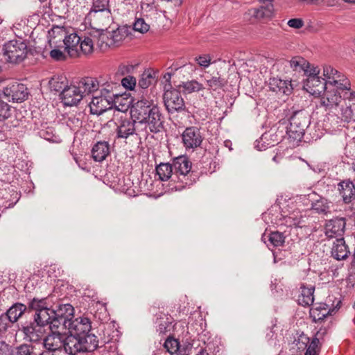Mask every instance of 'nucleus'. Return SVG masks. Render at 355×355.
<instances>
[{
  "instance_id": "21",
  "label": "nucleus",
  "mask_w": 355,
  "mask_h": 355,
  "mask_svg": "<svg viewBox=\"0 0 355 355\" xmlns=\"http://www.w3.org/2000/svg\"><path fill=\"white\" fill-rule=\"evenodd\" d=\"M346 226L344 218H335L329 220L325 226V234L329 238L342 236Z\"/></svg>"
},
{
  "instance_id": "62",
  "label": "nucleus",
  "mask_w": 355,
  "mask_h": 355,
  "mask_svg": "<svg viewBox=\"0 0 355 355\" xmlns=\"http://www.w3.org/2000/svg\"><path fill=\"white\" fill-rule=\"evenodd\" d=\"M45 133H46V132H41V135H42V136L46 139L49 140V139H50V138H49V137H46V136H45V135H44Z\"/></svg>"
},
{
  "instance_id": "11",
  "label": "nucleus",
  "mask_w": 355,
  "mask_h": 355,
  "mask_svg": "<svg viewBox=\"0 0 355 355\" xmlns=\"http://www.w3.org/2000/svg\"><path fill=\"white\" fill-rule=\"evenodd\" d=\"M113 121L116 126V133L117 138L127 139L134 134L142 136V133H140L139 131L135 119L131 120L127 117H123V115L120 116L115 115Z\"/></svg>"
},
{
  "instance_id": "14",
  "label": "nucleus",
  "mask_w": 355,
  "mask_h": 355,
  "mask_svg": "<svg viewBox=\"0 0 355 355\" xmlns=\"http://www.w3.org/2000/svg\"><path fill=\"white\" fill-rule=\"evenodd\" d=\"M1 95L8 101L22 102L28 96V89L24 84L13 82L1 90Z\"/></svg>"
},
{
  "instance_id": "40",
  "label": "nucleus",
  "mask_w": 355,
  "mask_h": 355,
  "mask_svg": "<svg viewBox=\"0 0 355 355\" xmlns=\"http://www.w3.org/2000/svg\"><path fill=\"white\" fill-rule=\"evenodd\" d=\"M331 202L324 198L320 197L311 203V209L318 214H327L330 212Z\"/></svg>"
},
{
  "instance_id": "37",
  "label": "nucleus",
  "mask_w": 355,
  "mask_h": 355,
  "mask_svg": "<svg viewBox=\"0 0 355 355\" xmlns=\"http://www.w3.org/2000/svg\"><path fill=\"white\" fill-rule=\"evenodd\" d=\"M157 81V73L153 70H145L139 80V86L142 89H146Z\"/></svg>"
},
{
  "instance_id": "53",
  "label": "nucleus",
  "mask_w": 355,
  "mask_h": 355,
  "mask_svg": "<svg viewBox=\"0 0 355 355\" xmlns=\"http://www.w3.org/2000/svg\"><path fill=\"white\" fill-rule=\"evenodd\" d=\"M268 134H263L259 140L256 141L255 148L257 150H263L270 146V144L266 142V141L268 139Z\"/></svg>"
},
{
  "instance_id": "55",
  "label": "nucleus",
  "mask_w": 355,
  "mask_h": 355,
  "mask_svg": "<svg viewBox=\"0 0 355 355\" xmlns=\"http://www.w3.org/2000/svg\"><path fill=\"white\" fill-rule=\"evenodd\" d=\"M10 321L6 315V314H2L0 315V334L4 333L7 331L8 328L10 327Z\"/></svg>"
},
{
  "instance_id": "46",
  "label": "nucleus",
  "mask_w": 355,
  "mask_h": 355,
  "mask_svg": "<svg viewBox=\"0 0 355 355\" xmlns=\"http://www.w3.org/2000/svg\"><path fill=\"white\" fill-rule=\"evenodd\" d=\"M269 241L273 246L279 247L284 243L285 236L282 232H273L269 235Z\"/></svg>"
},
{
  "instance_id": "32",
  "label": "nucleus",
  "mask_w": 355,
  "mask_h": 355,
  "mask_svg": "<svg viewBox=\"0 0 355 355\" xmlns=\"http://www.w3.org/2000/svg\"><path fill=\"white\" fill-rule=\"evenodd\" d=\"M300 289L301 293L298 296L299 304L304 306L312 305L314 301V286L306 287L304 284H302Z\"/></svg>"
},
{
  "instance_id": "16",
  "label": "nucleus",
  "mask_w": 355,
  "mask_h": 355,
  "mask_svg": "<svg viewBox=\"0 0 355 355\" xmlns=\"http://www.w3.org/2000/svg\"><path fill=\"white\" fill-rule=\"evenodd\" d=\"M65 338V334L60 333L57 329L51 330V334H49L43 340V345L44 349L54 351L55 353H63L64 342Z\"/></svg>"
},
{
  "instance_id": "12",
  "label": "nucleus",
  "mask_w": 355,
  "mask_h": 355,
  "mask_svg": "<svg viewBox=\"0 0 355 355\" xmlns=\"http://www.w3.org/2000/svg\"><path fill=\"white\" fill-rule=\"evenodd\" d=\"M171 85H166L163 100L164 105L169 113L180 112L185 108L184 101L178 89L171 88Z\"/></svg>"
},
{
  "instance_id": "1",
  "label": "nucleus",
  "mask_w": 355,
  "mask_h": 355,
  "mask_svg": "<svg viewBox=\"0 0 355 355\" xmlns=\"http://www.w3.org/2000/svg\"><path fill=\"white\" fill-rule=\"evenodd\" d=\"M131 114L143 137H147L149 132L157 133L163 128L162 114L153 99L142 98L137 101L132 105Z\"/></svg>"
},
{
  "instance_id": "17",
  "label": "nucleus",
  "mask_w": 355,
  "mask_h": 355,
  "mask_svg": "<svg viewBox=\"0 0 355 355\" xmlns=\"http://www.w3.org/2000/svg\"><path fill=\"white\" fill-rule=\"evenodd\" d=\"M340 304L341 300L339 299L336 300V305L332 304L333 308L328 309L327 304H315L310 309V317L314 322L322 320L329 315L335 314L340 308Z\"/></svg>"
},
{
  "instance_id": "36",
  "label": "nucleus",
  "mask_w": 355,
  "mask_h": 355,
  "mask_svg": "<svg viewBox=\"0 0 355 355\" xmlns=\"http://www.w3.org/2000/svg\"><path fill=\"white\" fill-rule=\"evenodd\" d=\"M26 310V306L21 303L14 304L5 313L11 323L16 322Z\"/></svg>"
},
{
  "instance_id": "33",
  "label": "nucleus",
  "mask_w": 355,
  "mask_h": 355,
  "mask_svg": "<svg viewBox=\"0 0 355 355\" xmlns=\"http://www.w3.org/2000/svg\"><path fill=\"white\" fill-rule=\"evenodd\" d=\"M83 352L93 351L98 346L97 337L90 332L79 336Z\"/></svg>"
},
{
  "instance_id": "54",
  "label": "nucleus",
  "mask_w": 355,
  "mask_h": 355,
  "mask_svg": "<svg viewBox=\"0 0 355 355\" xmlns=\"http://www.w3.org/2000/svg\"><path fill=\"white\" fill-rule=\"evenodd\" d=\"M50 56L55 61H63L66 60L64 52L59 49H53L50 51Z\"/></svg>"
},
{
  "instance_id": "8",
  "label": "nucleus",
  "mask_w": 355,
  "mask_h": 355,
  "mask_svg": "<svg viewBox=\"0 0 355 355\" xmlns=\"http://www.w3.org/2000/svg\"><path fill=\"white\" fill-rule=\"evenodd\" d=\"M29 309L35 311L34 320L39 327L49 325L51 330L53 328V320H54V309L49 307L45 298H33L28 304Z\"/></svg>"
},
{
  "instance_id": "59",
  "label": "nucleus",
  "mask_w": 355,
  "mask_h": 355,
  "mask_svg": "<svg viewBox=\"0 0 355 355\" xmlns=\"http://www.w3.org/2000/svg\"><path fill=\"white\" fill-rule=\"evenodd\" d=\"M301 1L305 2L307 4H314V5L318 4L319 1H320V0H301Z\"/></svg>"
},
{
  "instance_id": "26",
  "label": "nucleus",
  "mask_w": 355,
  "mask_h": 355,
  "mask_svg": "<svg viewBox=\"0 0 355 355\" xmlns=\"http://www.w3.org/2000/svg\"><path fill=\"white\" fill-rule=\"evenodd\" d=\"M78 0H50L49 5L59 13L66 14L71 10H78Z\"/></svg>"
},
{
  "instance_id": "64",
  "label": "nucleus",
  "mask_w": 355,
  "mask_h": 355,
  "mask_svg": "<svg viewBox=\"0 0 355 355\" xmlns=\"http://www.w3.org/2000/svg\"><path fill=\"white\" fill-rule=\"evenodd\" d=\"M229 143H230V141H225V146H227V144H229Z\"/></svg>"
},
{
  "instance_id": "7",
  "label": "nucleus",
  "mask_w": 355,
  "mask_h": 355,
  "mask_svg": "<svg viewBox=\"0 0 355 355\" xmlns=\"http://www.w3.org/2000/svg\"><path fill=\"white\" fill-rule=\"evenodd\" d=\"M310 124L307 113L303 110L295 112L290 118V124L287 128L288 139L293 146L301 141L305 130Z\"/></svg>"
},
{
  "instance_id": "2",
  "label": "nucleus",
  "mask_w": 355,
  "mask_h": 355,
  "mask_svg": "<svg viewBox=\"0 0 355 355\" xmlns=\"http://www.w3.org/2000/svg\"><path fill=\"white\" fill-rule=\"evenodd\" d=\"M323 76L327 83V88H335L344 92L346 107L343 106L340 109V116L332 115L331 120L338 119L345 121H352L355 116V92L350 90V83L344 74L330 65L323 67Z\"/></svg>"
},
{
  "instance_id": "9",
  "label": "nucleus",
  "mask_w": 355,
  "mask_h": 355,
  "mask_svg": "<svg viewBox=\"0 0 355 355\" xmlns=\"http://www.w3.org/2000/svg\"><path fill=\"white\" fill-rule=\"evenodd\" d=\"M85 24H89L92 32L98 36L101 32H105L114 22L110 10L103 12L89 11L85 18Z\"/></svg>"
},
{
  "instance_id": "52",
  "label": "nucleus",
  "mask_w": 355,
  "mask_h": 355,
  "mask_svg": "<svg viewBox=\"0 0 355 355\" xmlns=\"http://www.w3.org/2000/svg\"><path fill=\"white\" fill-rule=\"evenodd\" d=\"M195 61L200 67L207 68L211 64V56L204 54L195 58Z\"/></svg>"
},
{
  "instance_id": "25",
  "label": "nucleus",
  "mask_w": 355,
  "mask_h": 355,
  "mask_svg": "<svg viewBox=\"0 0 355 355\" xmlns=\"http://www.w3.org/2000/svg\"><path fill=\"white\" fill-rule=\"evenodd\" d=\"M64 340L63 353L75 355L78 352H83L79 336L71 334L67 336L65 334V338Z\"/></svg>"
},
{
  "instance_id": "47",
  "label": "nucleus",
  "mask_w": 355,
  "mask_h": 355,
  "mask_svg": "<svg viewBox=\"0 0 355 355\" xmlns=\"http://www.w3.org/2000/svg\"><path fill=\"white\" fill-rule=\"evenodd\" d=\"M120 99L118 103H114L113 106H114L115 110L117 112V114L114 113V118H115V115L120 116L121 115L123 117H126V114L125 113L129 108V104L128 103H122L121 101L123 100L122 98V96L119 94Z\"/></svg>"
},
{
  "instance_id": "24",
  "label": "nucleus",
  "mask_w": 355,
  "mask_h": 355,
  "mask_svg": "<svg viewBox=\"0 0 355 355\" xmlns=\"http://www.w3.org/2000/svg\"><path fill=\"white\" fill-rule=\"evenodd\" d=\"M164 347L171 354L189 355V350L191 348V346L188 344L185 347H182L177 339L169 336L165 340Z\"/></svg>"
},
{
  "instance_id": "60",
  "label": "nucleus",
  "mask_w": 355,
  "mask_h": 355,
  "mask_svg": "<svg viewBox=\"0 0 355 355\" xmlns=\"http://www.w3.org/2000/svg\"><path fill=\"white\" fill-rule=\"evenodd\" d=\"M299 223H300V221L298 220H294L293 223L290 222L289 223V225L290 226H292V225L297 226V225H299Z\"/></svg>"
},
{
  "instance_id": "63",
  "label": "nucleus",
  "mask_w": 355,
  "mask_h": 355,
  "mask_svg": "<svg viewBox=\"0 0 355 355\" xmlns=\"http://www.w3.org/2000/svg\"><path fill=\"white\" fill-rule=\"evenodd\" d=\"M291 219H292V218H291V217H290V216H289V217H288V218H286V223H289V220H291Z\"/></svg>"
},
{
  "instance_id": "43",
  "label": "nucleus",
  "mask_w": 355,
  "mask_h": 355,
  "mask_svg": "<svg viewBox=\"0 0 355 355\" xmlns=\"http://www.w3.org/2000/svg\"><path fill=\"white\" fill-rule=\"evenodd\" d=\"M49 85L51 90L55 92H61V93L67 87L66 78L60 76H53L51 78L49 81Z\"/></svg>"
},
{
  "instance_id": "20",
  "label": "nucleus",
  "mask_w": 355,
  "mask_h": 355,
  "mask_svg": "<svg viewBox=\"0 0 355 355\" xmlns=\"http://www.w3.org/2000/svg\"><path fill=\"white\" fill-rule=\"evenodd\" d=\"M62 99L65 105H76L84 97L78 85L67 86L61 93Z\"/></svg>"
},
{
  "instance_id": "50",
  "label": "nucleus",
  "mask_w": 355,
  "mask_h": 355,
  "mask_svg": "<svg viewBox=\"0 0 355 355\" xmlns=\"http://www.w3.org/2000/svg\"><path fill=\"white\" fill-rule=\"evenodd\" d=\"M33 349L30 345H21L15 349L12 355H32Z\"/></svg>"
},
{
  "instance_id": "57",
  "label": "nucleus",
  "mask_w": 355,
  "mask_h": 355,
  "mask_svg": "<svg viewBox=\"0 0 355 355\" xmlns=\"http://www.w3.org/2000/svg\"><path fill=\"white\" fill-rule=\"evenodd\" d=\"M250 14L257 19H261L264 17V9L260 8H252L249 10Z\"/></svg>"
},
{
  "instance_id": "10",
  "label": "nucleus",
  "mask_w": 355,
  "mask_h": 355,
  "mask_svg": "<svg viewBox=\"0 0 355 355\" xmlns=\"http://www.w3.org/2000/svg\"><path fill=\"white\" fill-rule=\"evenodd\" d=\"M3 52L6 61L18 63L26 57L27 45L21 40H10L3 45Z\"/></svg>"
},
{
  "instance_id": "39",
  "label": "nucleus",
  "mask_w": 355,
  "mask_h": 355,
  "mask_svg": "<svg viewBox=\"0 0 355 355\" xmlns=\"http://www.w3.org/2000/svg\"><path fill=\"white\" fill-rule=\"evenodd\" d=\"M50 45L56 44L58 42L62 41L67 35V32L63 27L55 26L48 32Z\"/></svg>"
},
{
  "instance_id": "61",
  "label": "nucleus",
  "mask_w": 355,
  "mask_h": 355,
  "mask_svg": "<svg viewBox=\"0 0 355 355\" xmlns=\"http://www.w3.org/2000/svg\"><path fill=\"white\" fill-rule=\"evenodd\" d=\"M164 78L168 80L171 78V74L170 73H166L164 75Z\"/></svg>"
},
{
  "instance_id": "56",
  "label": "nucleus",
  "mask_w": 355,
  "mask_h": 355,
  "mask_svg": "<svg viewBox=\"0 0 355 355\" xmlns=\"http://www.w3.org/2000/svg\"><path fill=\"white\" fill-rule=\"evenodd\" d=\"M287 24L291 28L299 29L304 26V23L302 19L294 18L289 19Z\"/></svg>"
},
{
  "instance_id": "6",
  "label": "nucleus",
  "mask_w": 355,
  "mask_h": 355,
  "mask_svg": "<svg viewBox=\"0 0 355 355\" xmlns=\"http://www.w3.org/2000/svg\"><path fill=\"white\" fill-rule=\"evenodd\" d=\"M129 33L128 26L114 23L106 31L101 32L98 37V46L103 50L107 47L118 46L122 44Z\"/></svg>"
},
{
  "instance_id": "38",
  "label": "nucleus",
  "mask_w": 355,
  "mask_h": 355,
  "mask_svg": "<svg viewBox=\"0 0 355 355\" xmlns=\"http://www.w3.org/2000/svg\"><path fill=\"white\" fill-rule=\"evenodd\" d=\"M324 333V329L322 332L320 330L316 333L315 337L313 338L312 340L307 345L304 355H318L321 347L320 338Z\"/></svg>"
},
{
  "instance_id": "23",
  "label": "nucleus",
  "mask_w": 355,
  "mask_h": 355,
  "mask_svg": "<svg viewBox=\"0 0 355 355\" xmlns=\"http://www.w3.org/2000/svg\"><path fill=\"white\" fill-rule=\"evenodd\" d=\"M82 94L83 96L89 94L94 95V93L98 92L101 87L99 82L95 78L85 77L82 78L77 83Z\"/></svg>"
},
{
  "instance_id": "45",
  "label": "nucleus",
  "mask_w": 355,
  "mask_h": 355,
  "mask_svg": "<svg viewBox=\"0 0 355 355\" xmlns=\"http://www.w3.org/2000/svg\"><path fill=\"white\" fill-rule=\"evenodd\" d=\"M206 82L208 89L213 91L223 88L226 84V81L220 76H212Z\"/></svg>"
},
{
  "instance_id": "29",
  "label": "nucleus",
  "mask_w": 355,
  "mask_h": 355,
  "mask_svg": "<svg viewBox=\"0 0 355 355\" xmlns=\"http://www.w3.org/2000/svg\"><path fill=\"white\" fill-rule=\"evenodd\" d=\"M110 154V145L107 141H98L92 149V157L96 162H102Z\"/></svg>"
},
{
  "instance_id": "27",
  "label": "nucleus",
  "mask_w": 355,
  "mask_h": 355,
  "mask_svg": "<svg viewBox=\"0 0 355 355\" xmlns=\"http://www.w3.org/2000/svg\"><path fill=\"white\" fill-rule=\"evenodd\" d=\"M83 38L79 44V53L84 55L90 54L93 52L94 43L98 45V35L91 31L85 33Z\"/></svg>"
},
{
  "instance_id": "34",
  "label": "nucleus",
  "mask_w": 355,
  "mask_h": 355,
  "mask_svg": "<svg viewBox=\"0 0 355 355\" xmlns=\"http://www.w3.org/2000/svg\"><path fill=\"white\" fill-rule=\"evenodd\" d=\"M270 88L274 92H279L284 94H289L292 91V85L290 81L273 78L270 81Z\"/></svg>"
},
{
  "instance_id": "49",
  "label": "nucleus",
  "mask_w": 355,
  "mask_h": 355,
  "mask_svg": "<svg viewBox=\"0 0 355 355\" xmlns=\"http://www.w3.org/2000/svg\"><path fill=\"white\" fill-rule=\"evenodd\" d=\"M133 28L135 31L141 33H145L148 31L150 25L146 23L143 18H138L133 24Z\"/></svg>"
},
{
  "instance_id": "3",
  "label": "nucleus",
  "mask_w": 355,
  "mask_h": 355,
  "mask_svg": "<svg viewBox=\"0 0 355 355\" xmlns=\"http://www.w3.org/2000/svg\"><path fill=\"white\" fill-rule=\"evenodd\" d=\"M344 92L335 88H327L324 90L320 98V105L323 107L326 111H329L328 120L334 125V128L344 126V123H349L351 121H345L338 119V122L336 120L332 121L331 117L332 115L340 116L339 113L340 109L343 107H346L345 101L344 98Z\"/></svg>"
},
{
  "instance_id": "31",
  "label": "nucleus",
  "mask_w": 355,
  "mask_h": 355,
  "mask_svg": "<svg viewBox=\"0 0 355 355\" xmlns=\"http://www.w3.org/2000/svg\"><path fill=\"white\" fill-rule=\"evenodd\" d=\"M156 173L162 181H167L171 179V186L173 187L175 184L173 181L174 175L173 165L169 163H160L156 167Z\"/></svg>"
},
{
  "instance_id": "4",
  "label": "nucleus",
  "mask_w": 355,
  "mask_h": 355,
  "mask_svg": "<svg viewBox=\"0 0 355 355\" xmlns=\"http://www.w3.org/2000/svg\"><path fill=\"white\" fill-rule=\"evenodd\" d=\"M120 99L119 94L116 92L114 87L110 84H103L98 92L94 93L89 104L92 114L101 115L107 110L112 108L114 103Z\"/></svg>"
},
{
  "instance_id": "18",
  "label": "nucleus",
  "mask_w": 355,
  "mask_h": 355,
  "mask_svg": "<svg viewBox=\"0 0 355 355\" xmlns=\"http://www.w3.org/2000/svg\"><path fill=\"white\" fill-rule=\"evenodd\" d=\"M327 87V80L319 76L306 78L304 83V89L313 96H320Z\"/></svg>"
},
{
  "instance_id": "42",
  "label": "nucleus",
  "mask_w": 355,
  "mask_h": 355,
  "mask_svg": "<svg viewBox=\"0 0 355 355\" xmlns=\"http://www.w3.org/2000/svg\"><path fill=\"white\" fill-rule=\"evenodd\" d=\"M290 66L295 71L304 72L306 71V69L309 68L310 64L304 58L295 56L290 60Z\"/></svg>"
},
{
  "instance_id": "19",
  "label": "nucleus",
  "mask_w": 355,
  "mask_h": 355,
  "mask_svg": "<svg viewBox=\"0 0 355 355\" xmlns=\"http://www.w3.org/2000/svg\"><path fill=\"white\" fill-rule=\"evenodd\" d=\"M67 325L65 330L68 329L70 334L77 336H81L90 332L92 329L89 320L85 317L72 320Z\"/></svg>"
},
{
  "instance_id": "30",
  "label": "nucleus",
  "mask_w": 355,
  "mask_h": 355,
  "mask_svg": "<svg viewBox=\"0 0 355 355\" xmlns=\"http://www.w3.org/2000/svg\"><path fill=\"white\" fill-rule=\"evenodd\" d=\"M349 253L343 237L337 239L333 243L331 255L337 260L345 259Z\"/></svg>"
},
{
  "instance_id": "58",
  "label": "nucleus",
  "mask_w": 355,
  "mask_h": 355,
  "mask_svg": "<svg viewBox=\"0 0 355 355\" xmlns=\"http://www.w3.org/2000/svg\"><path fill=\"white\" fill-rule=\"evenodd\" d=\"M306 69V71H304V73L307 78H310L311 76H318V74L320 73V70L318 69V67H311L310 66L309 68H307Z\"/></svg>"
},
{
  "instance_id": "41",
  "label": "nucleus",
  "mask_w": 355,
  "mask_h": 355,
  "mask_svg": "<svg viewBox=\"0 0 355 355\" xmlns=\"http://www.w3.org/2000/svg\"><path fill=\"white\" fill-rule=\"evenodd\" d=\"M157 331L160 334H165L170 331L171 327V319L164 314H161L157 318L156 321Z\"/></svg>"
},
{
  "instance_id": "51",
  "label": "nucleus",
  "mask_w": 355,
  "mask_h": 355,
  "mask_svg": "<svg viewBox=\"0 0 355 355\" xmlns=\"http://www.w3.org/2000/svg\"><path fill=\"white\" fill-rule=\"evenodd\" d=\"M137 84V80L132 76L124 77L121 80V85L128 89L132 90L135 89Z\"/></svg>"
},
{
  "instance_id": "22",
  "label": "nucleus",
  "mask_w": 355,
  "mask_h": 355,
  "mask_svg": "<svg viewBox=\"0 0 355 355\" xmlns=\"http://www.w3.org/2000/svg\"><path fill=\"white\" fill-rule=\"evenodd\" d=\"M80 40L81 37L75 33L66 35L63 39L64 50L67 51L70 57L76 58L80 55L78 47Z\"/></svg>"
},
{
  "instance_id": "13",
  "label": "nucleus",
  "mask_w": 355,
  "mask_h": 355,
  "mask_svg": "<svg viewBox=\"0 0 355 355\" xmlns=\"http://www.w3.org/2000/svg\"><path fill=\"white\" fill-rule=\"evenodd\" d=\"M53 328L65 329L73 318L74 309L69 304H60L54 309Z\"/></svg>"
},
{
  "instance_id": "35",
  "label": "nucleus",
  "mask_w": 355,
  "mask_h": 355,
  "mask_svg": "<svg viewBox=\"0 0 355 355\" xmlns=\"http://www.w3.org/2000/svg\"><path fill=\"white\" fill-rule=\"evenodd\" d=\"M42 327L37 326L34 320L30 324L23 327V332L31 341H37L42 337Z\"/></svg>"
},
{
  "instance_id": "5",
  "label": "nucleus",
  "mask_w": 355,
  "mask_h": 355,
  "mask_svg": "<svg viewBox=\"0 0 355 355\" xmlns=\"http://www.w3.org/2000/svg\"><path fill=\"white\" fill-rule=\"evenodd\" d=\"M173 168L174 175L173 181L175 185L171 190L181 191L192 185L195 178L192 177L191 162L186 156H179L173 160Z\"/></svg>"
},
{
  "instance_id": "48",
  "label": "nucleus",
  "mask_w": 355,
  "mask_h": 355,
  "mask_svg": "<svg viewBox=\"0 0 355 355\" xmlns=\"http://www.w3.org/2000/svg\"><path fill=\"white\" fill-rule=\"evenodd\" d=\"M110 10L109 8V0H94L93 5L89 11L103 12Z\"/></svg>"
},
{
  "instance_id": "15",
  "label": "nucleus",
  "mask_w": 355,
  "mask_h": 355,
  "mask_svg": "<svg viewBox=\"0 0 355 355\" xmlns=\"http://www.w3.org/2000/svg\"><path fill=\"white\" fill-rule=\"evenodd\" d=\"M182 141L187 150H194L199 147L203 137L200 130L195 126L187 128L182 133Z\"/></svg>"
},
{
  "instance_id": "44",
  "label": "nucleus",
  "mask_w": 355,
  "mask_h": 355,
  "mask_svg": "<svg viewBox=\"0 0 355 355\" xmlns=\"http://www.w3.org/2000/svg\"><path fill=\"white\" fill-rule=\"evenodd\" d=\"M179 87L182 88L183 92L187 94L199 92L204 89L203 85L196 80L183 82Z\"/></svg>"
},
{
  "instance_id": "28",
  "label": "nucleus",
  "mask_w": 355,
  "mask_h": 355,
  "mask_svg": "<svg viewBox=\"0 0 355 355\" xmlns=\"http://www.w3.org/2000/svg\"><path fill=\"white\" fill-rule=\"evenodd\" d=\"M338 190L345 203H349L355 199L354 184L347 180L338 184Z\"/></svg>"
}]
</instances>
